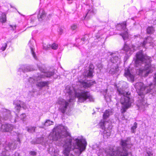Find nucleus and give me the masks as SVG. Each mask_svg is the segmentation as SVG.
Masks as SVG:
<instances>
[{
    "instance_id": "nucleus-21",
    "label": "nucleus",
    "mask_w": 156,
    "mask_h": 156,
    "mask_svg": "<svg viewBox=\"0 0 156 156\" xmlns=\"http://www.w3.org/2000/svg\"><path fill=\"white\" fill-rule=\"evenodd\" d=\"M120 59L118 56H114L111 59V62L113 63H116L120 62Z\"/></svg>"
},
{
    "instance_id": "nucleus-34",
    "label": "nucleus",
    "mask_w": 156,
    "mask_h": 156,
    "mask_svg": "<svg viewBox=\"0 0 156 156\" xmlns=\"http://www.w3.org/2000/svg\"><path fill=\"white\" fill-rule=\"evenodd\" d=\"M77 28V25L76 24H74L71 26V29L73 30H75Z\"/></svg>"
},
{
    "instance_id": "nucleus-5",
    "label": "nucleus",
    "mask_w": 156,
    "mask_h": 156,
    "mask_svg": "<svg viewBox=\"0 0 156 156\" xmlns=\"http://www.w3.org/2000/svg\"><path fill=\"white\" fill-rule=\"evenodd\" d=\"M151 88H137L136 90L137 93L140 96L139 100L136 102V105L138 108L141 110L145 108L146 105V101L144 98V95L151 92Z\"/></svg>"
},
{
    "instance_id": "nucleus-14",
    "label": "nucleus",
    "mask_w": 156,
    "mask_h": 156,
    "mask_svg": "<svg viewBox=\"0 0 156 156\" xmlns=\"http://www.w3.org/2000/svg\"><path fill=\"white\" fill-rule=\"evenodd\" d=\"M126 25V21H124L122 23L117 24L116 26V28L119 30H124L127 29Z\"/></svg>"
},
{
    "instance_id": "nucleus-30",
    "label": "nucleus",
    "mask_w": 156,
    "mask_h": 156,
    "mask_svg": "<svg viewBox=\"0 0 156 156\" xmlns=\"http://www.w3.org/2000/svg\"><path fill=\"white\" fill-rule=\"evenodd\" d=\"M128 79H129L132 82H133L134 80V76L131 74L126 77Z\"/></svg>"
},
{
    "instance_id": "nucleus-16",
    "label": "nucleus",
    "mask_w": 156,
    "mask_h": 156,
    "mask_svg": "<svg viewBox=\"0 0 156 156\" xmlns=\"http://www.w3.org/2000/svg\"><path fill=\"white\" fill-rule=\"evenodd\" d=\"M78 82L82 84L83 87H89L93 85L94 83H95L96 82L95 81H93L91 83H87V82L82 80H79L78 81Z\"/></svg>"
},
{
    "instance_id": "nucleus-35",
    "label": "nucleus",
    "mask_w": 156,
    "mask_h": 156,
    "mask_svg": "<svg viewBox=\"0 0 156 156\" xmlns=\"http://www.w3.org/2000/svg\"><path fill=\"white\" fill-rule=\"evenodd\" d=\"M7 46V43H5L3 46L1 47V50L2 51H4L6 47Z\"/></svg>"
},
{
    "instance_id": "nucleus-6",
    "label": "nucleus",
    "mask_w": 156,
    "mask_h": 156,
    "mask_svg": "<svg viewBox=\"0 0 156 156\" xmlns=\"http://www.w3.org/2000/svg\"><path fill=\"white\" fill-rule=\"evenodd\" d=\"M136 57L135 63L136 65H138L143 63H150L151 61V57L144 54L142 51L137 52L136 55Z\"/></svg>"
},
{
    "instance_id": "nucleus-10",
    "label": "nucleus",
    "mask_w": 156,
    "mask_h": 156,
    "mask_svg": "<svg viewBox=\"0 0 156 156\" xmlns=\"http://www.w3.org/2000/svg\"><path fill=\"white\" fill-rule=\"evenodd\" d=\"M11 117L10 111L6 109H4L2 112V116H0V121L7 120L10 119Z\"/></svg>"
},
{
    "instance_id": "nucleus-19",
    "label": "nucleus",
    "mask_w": 156,
    "mask_h": 156,
    "mask_svg": "<svg viewBox=\"0 0 156 156\" xmlns=\"http://www.w3.org/2000/svg\"><path fill=\"white\" fill-rule=\"evenodd\" d=\"M154 31V28L152 26L148 27L146 29L147 33L148 34H153Z\"/></svg>"
},
{
    "instance_id": "nucleus-37",
    "label": "nucleus",
    "mask_w": 156,
    "mask_h": 156,
    "mask_svg": "<svg viewBox=\"0 0 156 156\" xmlns=\"http://www.w3.org/2000/svg\"><path fill=\"white\" fill-rule=\"evenodd\" d=\"M145 155L146 156H152L153 154L150 151H147Z\"/></svg>"
},
{
    "instance_id": "nucleus-2",
    "label": "nucleus",
    "mask_w": 156,
    "mask_h": 156,
    "mask_svg": "<svg viewBox=\"0 0 156 156\" xmlns=\"http://www.w3.org/2000/svg\"><path fill=\"white\" fill-rule=\"evenodd\" d=\"M65 88L64 92L66 95H69V100L68 101H66L62 98H59L58 103L60 105V109L63 113L68 109L69 103L73 101L75 97L78 98V101L82 102L89 99L90 101H93V99L90 95L89 93L85 91H81L79 88Z\"/></svg>"
},
{
    "instance_id": "nucleus-43",
    "label": "nucleus",
    "mask_w": 156,
    "mask_h": 156,
    "mask_svg": "<svg viewBox=\"0 0 156 156\" xmlns=\"http://www.w3.org/2000/svg\"><path fill=\"white\" fill-rule=\"evenodd\" d=\"M127 47H128V46L127 45H125L124 46V50H126L125 49V48H127Z\"/></svg>"
},
{
    "instance_id": "nucleus-41",
    "label": "nucleus",
    "mask_w": 156,
    "mask_h": 156,
    "mask_svg": "<svg viewBox=\"0 0 156 156\" xmlns=\"http://www.w3.org/2000/svg\"><path fill=\"white\" fill-rule=\"evenodd\" d=\"M85 40V38L84 37L81 39V40L83 41H84Z\"/></svg>"
},
{
    "instance_id": "nucleus-29",
    "label": "nucleus",
    "mask_w": 156,
    "mask_h": 156,
    "mask_svg": "<svg viewBox=\"0 0 156 156\" xmlns=\"http://www.w3.org/2000/svg\"><path fill=\"white\" fill-rule=\"evenodd\" d=\"M27 128V131L28 132L30 133H33L35 132V130L36 127H31L30 128L28 127Z\"/></svg>"
},
{
    "instance_id": "nucleus-27",
    "label": "nucleus",
    "mask_w": 156,
    "mask_h": 156,
    "mask_svg": "<svg viewBox=\"0 0 156 156\" xmlns=\"http://www.w3.org/2000/svg\"><path fill=\"white\" fill-rule=\"evenodd\" d=\"M137 123L135 122L134 123L133 125L132 126L131 128V131L132 132L134 133L135 132V130L137 127Z\"/></svg>"
},
{
    "instance_id": "nucleus-17",
    "label": "nucleus",
    "mask_w": 156,
    "mask_h": 156,
    "mask_svg": "<svg viewBox=\"0 0 156 156\" xmlns=\"http://www.w3.org/2000/svg\"><path fill=\"white\" fill-rule=\"evenodd\" d=\"M49 151L50 153L52 156H57L58 154V150L52 147L49 148Z\"/></svg>"
},
{
    "instance_id": "nucleus-3",
    "label": "nucleus",
    "mask_w": 156,
    "mask_h": 156,
    "mask_svg": "<svg viewBox=\"0 0 156 156\" xmlns=\"http://www.w3.org/2000/svg\"><path fill=\"white\" fill-rule=\"evenodd\" d=\"M121 143L122 147L118 148L115 151L114 149H109L104 150L101 149L99 150L98 154L99 156L101 155V153H102L104 151L106 154V156H132L129 149L132 146L130 144L127 140H122Z\"/></svg>"
},
{
    "instance_id": "nucleus-45",
    "label": "nucleus",
    "mask_w": 156,
    "mask_h": 156,
    "mask_svg": "<svg viewBox=\"0 0 156 156\" xmlns=\"http://www.w3.org/2000/svg\"><path fill=\"white\" fill-rule=\"evenodd\" d=\"M122 119L123 120L124 119V117H123Z\"/></svg>"
},
{
    "instance_id": "nucleus-9",
    "label": "nucleus",
    "mask_w": 156,
    "mask_h": 156,
    "mask_svg": "<svg viewBox=\"0 0 156 156\" xmlns=\"http://www.w3.org/2000/svg\"><path fill=\"white\" fill-rule=\"evenodd\" d=\"M94 66L92 64H90L89 66V69L84 71L83 75L85 77L92 78L94 72Z\"/></svg>"
},
{
    "instance_id": "nucleus-48",
    "label": "nucleus",
    "mask_w": 156,
    "mask_h": 156,
    "mask_svg": "<svg viewBox=\"0 0 156 156\" xmlns=\"http://www.w3.org/2000/svg\"><path fill=\"white\" fill-rule=\"evenodd\" d=\"M1 144V142L0 141V144Z\"/></svg>"
},
{
    "instance_id": "nucleus-7",
    "label": "nucleus",
    "mask_w": 156,
    "mask_h": 156,
    "mask_svg": "<svg viewBox=\"0 0 156 156\" xmlns=\"http://www.w3.org/2000/svg\"><path fill=\"white\" fill-rule=\"evenodd\" d=\"M113 112V110L108 109L105 110L103 114V119L101 120L99 123V125L102 129H105L106 124L108 123V122L106 121L105 120L112 114Z\"/></svg>"
},
{
    "instance_id": "nucleus-18",
    "label": "nucleus",
    "mask_w": 156,
    "mask_h": 156,
    "mask_svg": "<svg viewBox=\"0 0 156 156\" xmlns=\"http://www.w3.org/2000/svg\"><path fill=\"white\" fill-rule=\"evenodd\" d=\"M124 30V32L120 34L119 35L122 37L123 39L125 40L128 39L129 38L128 30L127 29H126Z\"/></svg>"
},
{
    "instance_id": "nucleus-36",
    "label": "nucleus",
    "mask_w": 156,
    "mask_h": 156,
    "mask_svg": "<svg viewBox=\"0 0 156 156\" xmlns=\"http://www.w3.org/2000/svg\"><path fill=\"white\" fill-rule=\"evenodd\" d=\"M26 117V115L25 114H22L20 115V118L21 119L23 120H24V119Z\"/></svg>"
},
{
    "instance_id": "nucleus-31",
    "label": "nucleus",
    "mask_w": 156,
    "mask_h": 156,
    "mask_svg": "<svg viewBox=\"0 0 156 156\" xmlns=\"http://www.w3.org/2000/svg\"><path fill=\"white\" fill-rule=\"evenodd\" d=\"M131 73L130 72L129 70L128 69H127L126 70H125V72L124 73V76L126 77H127L128 76L130 75Z\"/></svg>"
},
{
    "instance_id": "nucleus-13",
    "label": "nucleus",
    "mask_w": 156,
    "mask_h": 156,
    "mask_svg": "<svg viewBox=\"0 0 156 156\" xmlns=\"http://www.w3.org/2000/svg\"><path fill=\"white\" fill-rule=\"evenodd\" d=\"M146 73H145V76H147L150 73H152L155 70V67L152 66L151 64L146 65L145 67Z\"/></svg>"
},
{
    "instance_id": "nucleus-1",
    "label": "nucleus",
    "mask_w": 156,
    "mask_h": 156,
    "mask_svg": "<svg viewBox=\"0 0 156 156\" xmlns=\"http://www.w3.org/2000/svg\"><path fill=\"white\" fill-rule=\"evenodd\" d=\"M48 138L53 140H58L61 143H62V141H65L66 143L70 139L71 144L72 140L69 134L67 132L66 128L61 125L58 126L54 129L53 131L50 134ZM73 143L72 147L71 144V149H72L74 152L78 155L80 154L85 150L87 145L85 140L83 138L76 139Z\"/></svg>"
},
{
    "instance_id": "nucleus-44",
    "label": "nucleus",
    "mask_w": 156,
    "mask_h": 156,
    "mask_svg": "<svg viewBox=\"0 0 156 156\" xmlns=\"http://www.w3.org/2000/svg\"><path fill=\"white\" fill-rule=\"evenodd\" d=\"M154 79L155 81H156V73L155 74V77H154Z\"/></svg>"
},
{
    "instance_id": "nucleus-22",
    "label": "nucleus",
    "mask_w": 156,
    "mask_h": 156,
    "mask_svg": "<svg viewBox=\"0 0 156 156\" xmlns=\"http://www.w3.org/2000/svg\"><path fill=\"white\" fill-rule=\"evenodd\" d=\"M106 128V126H105V129H104V131H103V136L104 137L108 138L109 136L110 135V133L109 132V131L108 130V131L107 130H105Z\"/></svg>"
},
{
    "instance_id": "nucleus-47",
    "label": "nucleus",
    "mask_w": 156,
    "mask_h": 156,
    "mask_svg": "<svg viewBox=\"0 0 156 156\" xmlns=\"http://www.w3.org/2000/svg\"><path fill=\"white\" fill-rule=\"evenodd\" d=\"M44 77H41V78Z\"/></svg>"
},
{
    "instance_id": "nucleus-32",
    "label": "nucleus",
    "mask_w": 156,
    "mask_h": 156,
    "mask_svg": "<svg viewBox=\"0 0 156 156\" xmlns=\"http://www.w3.org/2000/svg\"><path fill=\"white\" fill-rule=\"evenodd\" d=\"M146 73V71L145 68L144 69H139V75H142L143 73Z\"/></svg>"
},
{
    "instance_id": "nucleus-33",
    "label": "nucleus",
    "mask_w": 156,
    "mask_h": 156,
    "mask_svg": "<svg viewBox=\"0 0 156 156\" xmlns=\"http://www.w3.org/2000/svg\"><path fill=\"white\" fill-rule=\"evenodd\" d=\"M119 68V66L117 65L116 66H115L114 68H112L113 72L115 73L118 71Z\"/></svg>"
},
{
    "instance_id": "nucleus-15",
    "label": "nucleus",
    "mask_w": 156,
    "mask_h": 156,
    "mask_svg": "<svg viewBox=\"0 0 156 156\" xmlns=\"http://www.w3.org/2000/svg\"><path fill=\"white\" fill-rule=\"evenodd\" d=\"M46 15L45 11L43 9H41L37 15V18L39 20H42L45 18Z\"/></svg>"
},
{
    "instance_id": "nucleus-12",
    "label": "nucleus",
    "mask_w": 156,
    "mask_h": 156,
    "mask_svg": "<svg viewBox=\"0 0 156 156\" xmlns=\"http://www.w3.org/2000/svg\"><path fill=\"white\" fill-rule=\"evenodd\" d=\"M13 126L10 124H3L1 127V130L2 132H10L12 131L13 128Z\"/></svg>"
},
{
    "instance_id": "nucleus-40",
    "label": "nucleus",
    "mask_w": 156,
    "mask_h": 156,
    "mask_svg": "<svg viewBox=\"0 0 156 156\" xmlns=\"http://www.w3.org/2000/svg\"><path fill=\"white\" fill-rule=\"evenodd\" d=\"M14 156H20L19 154L18 153H16L14 154Z\"/></svg>"
},
{
    "instance_id": "nucleus-23",
    "label": "nucleus",
    "mask_w": 156,
    "mask_h": 156,
    "mask_svg": "<svg viewBox=\"0 0 156 156\" xmlns=\"http://www.w3.org/2000/svg\"><path fill=\"white\" fill-rule=\"evenodd\" d=\"M54 71H49L48 72L46 73H45L44 74V76H45L47 77H50L54 74Z\"/></svg>"
},
{
    "instance_id": "nucleus-28",
    "label": "nucleus",
    "mask_w": 156,
    "mask_h": 156,
    "mask_svg": "<svg viewBox=\"0 0 156 156\" xmlns=\"http://www.w3.org/2000/svg\"><path fill=\"white\" fill-rule=\"evenodd\" d=\"M53 122L50 121L49 120H47L44 124V125L45 126H48L52 125Z\"/></svg>"
},
{
    "instance_id": "nucleus-20",
    "label": "nucleus",
    "mask_w": 156,
    "mask_h": 156,
    "mask_svg": "<svg viewBox=\"0 0 156 156\" xmlns=\"http://www.w3.org/2000/svg\"><path fill=\"white\" fill-rule=\"evenodd\" d=\"M6 21V15L5 14L3 13L0 18V21L2 23H5Z\"/></svg>"
},
{
    "instance_id": "nucleus-24",
    "label": "nucleus",
    "mask_w": 156,
    "mask_h": 156,
    "mask_svg": "<svg viewBox=\"0 0 156 156\" xmlns=\"http://www.w3.org/2000/svg\"><path fill=\"white\" fill-rule=\"evenodd\" d=\"M135 86L136 88H145L143 83L141 82L136 83Z\"/></svg>"
},
{
    "instance_id": "nucleus-8",
    "label": "nucleus",
    "mask_w": 156,
    "mask_h": 156,
    "mask_svg": "<svg viewBox=\"0 0 156 156\" xmlns=\"http://www.w3.org/2000/svg\"><path fill=\"white\" fill-rule=\"evenodd\" d=\"M64 149L63 153L64 156H74L73 154H69L71 150V140L69 139L68 142L66 141L63 145Z\"/></svg>"
},
{
    "instance_id": "nucleus-42",
    "label": "nucleus",
    "mask_w": 156,
    "mask_h": 156,
    "mask_svg": "<svg viewBox=\"0 0 156 156\" xmlns=\"http://www.w3.org/2000/svg\"><path fill=\"white\" fill-rule=\"evenodd\" d=\"M150 39V40H152V39H153L151 37H149L146 38V39Z\"/></svg>"
},
{
    "instance_id": "nucleus-38",
    "label": "nucleus",
    "mask_w": 156,
    "mask_h": 156,
    "mask_svg": "<svg viewBox=\"0 0 156 156\" xmlns=\"http://www.w3.org/2000/svg\"><path fill=\"white\" fill-rule=\"evenodd\" d=\"M30 154L32 155L35 156L36 155V153L34 151H32L30 152Z\"/></svg>"
},
{
    "instance_id": "nucleus-46",
    "label": "nucleus",
    "mask_w": 156,
    "mask_h": 156,
    "mask_svg": "<svg viewBox=\"0 0 156 156\" xmlns=\"http://www.w3.org/2000/svg\"><path fill=\"white\" fill-rule=\"evenodd\" d=\"M41 128H44V126L42 127Z\"/></svg>"
},
{
    "instance_id": "nucleus-11",
    "label": "nucleus",
    "mask_w": 156,
    "mask_h": 156,
    "mask_svg": "<svg viewBox=\"0 0 156 156\" xmlns=\"http://www.w3.org/2000/svg\"><path fill=\"white\" fill-rule=\"evenodd\" d=\"M14 103H15L16 105L15 107V109L18 112L20 111L21 107H22L25 109H26L27 108L26 105L20 101L17 100L15 102H14Z\"/></svg>"
},
{
    "instance_id": "nucleus-4",
    "label": "nucleus",
    "mask_w": 156,
    "mask_h": 156,
    "mask_svg": "<svg viewBox=\"0 0 156 156\" xmlns=\"http://www.w3.org/2000/svg\"><path fill=\"white\" fill-rule=\"evenodd\" d=\"M117 92L119 94L123 95L121 98L120 102L122 105L121 110L122 113H123L130 107L133 101L129 98L130 93L125 88H117Z\"/></svg>"
},
{
    "instance_id": "nucleus-26",
    "label": "nucleus",
    "mask_w": 156,
    "mask_h": 156,
    "mask_svg": "<svg viewBox=\"0 0 156 156\" xmlns=\"http://www.w3.org/2000/svg\"><path fill=\"white\" fill-rule=\"evenodd\" d=\"M52 49L53 50H57L58 47V44L55 43H53L52 44L51 46H50Z\"/></svg>"
},
{
    "instance_id": "nucleus-39",
    "label": "nucleus",
    "mask_w": 156,
    "mask_h": 156,
    "mask_svg": "<svg viewBox=\"0 0 156 156\" xmlns=\"http://www.w3.org/2000/svg\"><path fill=\"white\" fill-rule=\"evenodd\" d=\"M33 94H31L32 96H34L35 95H36L37 94V91H34V90L33 91Z\"/></svg>"
},
{
    "instance_id": "nucleus-25",
    "label": "nucleus",
    "mask_w": 156,
    "mask_h": 156,
    "mask_svg": "<svg viewBox=\"0 0 156 156\" xmlns=\"http://www.w3.org/2000/svg\"><path fill=\"white\" fill-rule=\"evenodd\" d=\"M48 82H41L39 83V85L41 87H48Z\"/></svg>"
}]
</instances>
